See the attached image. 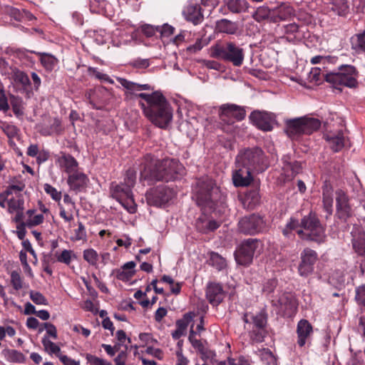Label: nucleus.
I'll return each mask as SVG.
<instances>
[{
	"label": "nucleus",
	"mask_w": 365,
	"mask_h": 365,
	"mask_svg": "<svg viewBox=\"0 0 365 365\" xmlns=\"http://www.w3.org/2000/svg\"><path fill=\"white\" fill-rule=\"evenodd\" d=\"M322 202L324 211L331 215L333 212V196L331 186L325 185L322 187Z\"/></svg>",
	"instance_id": "obj_33"
},
{
	"label": "nucleus",
	"mask_w": 365,
	"mask_h": 365,
	"mask_svg": "<svg viewBox=\"0 0 365 365\" xmlns=\"http://www.w3.org/2000/svg\"><path fill=\"white\" fill-rule=\"evenodd\" d=\"M249 8V3L247 0H223L219 12L222 15L240 14L245 13Z\"/></svg>",
	"instance_id": "obj_17"
},
{
	"label": "nucleus",
	"mask_w": 365,
	"mask_h": 365,
	"mask_svg": "<svg viewBox=\"0 0 365 365\" xmlns=\"http://www.w3.org/2000/svg\"><path fill=\"white\" fill-rule=\"evenodd\" d=\"M83 257L88 264L96 267L98 260V254L94 249L90 248L85 250L83 252Z\"/></svg>",
	"instance_id": "obj_47"
},
{
	"label": "nucleus",
	"mask_w": 365,
	"mask_h": 365,
	"mask_svg": "<svg viewBox=\"0 0 365 365\" xmlns=\"http://www.w3.org/2000/svg\"><path fill=\"white\" fill-rule=\"evenodd\" d=\"M287 169H289L292 172V177H295L302 170V163L299 161L294 160L293 162L287 163Z\"/></svg>",
	"instance_id": "obj_62"
},
{
	"label": "nucleus",
	"mask_w": 365,
	"mask_h": 365,
	"mask_svg": "<svg viewBox=\"0 0 365 365\" xmlns=\"http://www.w3.org/2000/svg\"><path fill=\"white\" fill-rule=\"evenodd\" d=\"M251 327L250 329V339L255 343H262L267 335V324L268 314L265 309L251 316Z\"/></svg>",
	"instance_id": "obj_12"
},
{
	"label": "nucleus",
	"mask_w": 365,
	"mask_h": 365,
	"mask_svg": "<svg viewBox=\"0 0 365 365\" xmlns=\"http://www.w3.org/2000/svg\"><path fill=\"white\" fill-rule=\"evenodd\" d=\"M277 286V280L274 278L269 279L265 281L262 285V292L264 294H269L274 292Z\"/></svg>",
	"instance_id": "obj_55"
},
{
	"label": "nucleus",
	"mask_w": 365,
	"mask_h": 365,
	"mask_svg": "<svg viewBox=\"0 0 365 365\" xmlns=\"http://www.w3.org/2000/svg\"><path fill=\"white\" fill-rule=\"evenodd\" d=\"M215 28L218 32L230 35L236 34L239 30V26L237 22L232 21L227 19H222L217 21Z\"/></svg>",
	"instance_id": "obj_30"
},
{
	"label": "nucleus",
	"mask_w": 365,
	"mask_h": 365,
	"mask_svg": "<svg viewBox=\"0 0 365 365\" xmlns=\"http://www.w3.org/2000/svg\"><path fill=\"white\" fill-rule=\"evenodd\" d=\"M272 10V8L270 9L267 6H259L254 14V18L258 22L266 20L270 16Z\"/></svg>",
	"instance_id": "obj_46"
},
{
	"label": "nucleus",
	"mask_w": 365,
	"mask_h": 365,
	"mask_svg": "<svg viewBox=\"0 0 365 365\" xmlns=\"http://www.w3.org/2000/svg\"><path fill=\"white\" fill-rule=\"evenodd\" d=\"M220 223L214 219L210 218L207 215L202 213L195 222L197 230L202 234H208L216 230Z\"/></svg>",
	"instance_id": "obj_23"
},
{
	"label": "nucleus",
	"mask_w": 365,
	"mask_h": 365,
	"mask_svg": "<svg viewBox=\"0 0 365 365\" xmlns=\"http://www.w3.org/2000/svg\"><path fill=\"white\" fill-rule=\"evenodd\" d=\"M225 292L220 283L210 282L207 285L206 297L214 307L218 306L224 299Z\"/></svg>",
	"instance_id": "obj_19"
},
{
	"label": "nucleus",
	"mask_w": 365,
	"mask_h": 365,
	"mask_svg": "<svg viewBox=\"0 0 365 365\" xmlns=\"http://www.w3.org/2000/svg\"><path fill=\"white\" fill-rule=\"evenodd\" d=\"M193 192L197 205L203 212L215 211L217 207L224 203L225 199L215 182L208 176L196 180Z\"/></svg>",
	"instance_id": "obj_4"
},
{
	"label": "nucleus",
	"mask_w": 365,
	"mask_h": 365,
	"mask_svg": "<svg viewBox=\"0 0 365 365\" xmlns=\"http://www.w3.org/2000/svg\"><path fill=\"white\" fill-rule=\"evenodd\" d=\"M259 243L260 240L257 238H248L242 241L234 252L236 263L244 267L250 266L253 262Z\"/></svg>",
	"instance_id": "obj_10"
},
{
	"label": "nucleus",
	"mask_w": 365,
	"mask_h": 365,
	"mask_svg": "<svg viewBox=\"0 0 365 365\" xmlns=\"http://www.w3.org/2000/svg\"><path fill=\"white\" fill-rule=\"evenodd\" d=\"M209 260L210 264L218 270H222L227 266L225 259L217 252H212Z\"/></svg>",
	"instance_id": "obj_43"
},
{
	"label": "nucleus",
	"mask_w": 365,
	"mask_h": 365,
	"mask_svg": "<svg viewBox=\"0 0 365 365\" xmlns=\"http://www.w3.org/2000/svg\"><path fill=\"white\" fill-rule=\"evenodd\" d=\"M201 8L197 4H190L185 8L182 14L185 19L195 25L200 24L203 20Z\"/></svg>",
	"instance_id": "obj_27"
},
{
	"label": "nucleus",
	"mask_w": 365,
	"mask_h": 365,
	"mask_svg": "<svg viewBox=\"0 0 365 365\" xmlns=\"http://www.w3.org/2000/svg\"><path fill=\"white\" fill-rule=\"evenodd\" d=\"M136 98L145 101L139 102L145 116L155 126L165 128L173 120V109L168 101L160 91L152 93H139Z\"/></svg>",
	"instance_id": "obj_3"
},
{
	"label": "nucleus",
	"mask_w": 365,
	"mask_h": 365,
	"mask_svg": "<svg viewBox=\"0 0 365 365\" xmlns=\"http://www.w3.org/2000/svg\"><path fill=\"white\" fill-rule=\"evenodd\" d=\"M61 155L58 158L56 162L61 168L69 175L78 171V163L76 158L69 153H61Z\"/></svg>",
	"instance_id": "obj_26"
},
{
	"label": "nucleus",
	"mask_w": 365,
	"mask_h": 365,
	"mask_svg": "<svg viewBox=\"0 0 365 365\" xmlns=\"http://www.w3.org/2000/svg\"><path fill=\"white\" fill-rule=\"evenodd\" d=\"M324 80L331 83L334 88H338L339 86H346L350 88H356L358 86V72L356 68L351 65L344 64L338 68L337 71H331L323 74Z\"/></svg>",
	"instance_id": "obj_7"
},
{
	"label": "nucleus",
	"mask_w": 365,
	"mask_h": 365,
	"mask_svg": "<svg viewBox=\"0 0 365 365\" xmlns=\"http://www.w3.org/2000/svg\"><path fill=\"white\" fill-rule=\"evenodd\" d=\"M118 82L124 87L128 91L125 93V95L128 96L130 95H134L135 96L136 93H133L134 91H153L154 88L151 86L150 84H140L138 83H135L130 81H128L123 78H118Z\"/></svg>",
	"instance_id": "obj_28"
},
{
	"label": "nucleus",
	"mask_w": 365,
	"mask_h": 365,
	"mask_svg": "<svg viewBox=\"0 0 365 365\" xmlns=\"http://www.w3.org/2000/svg\"><path fill=\"white\" fill-rule=\"evenodd\" d=\"M88 73L90 76H94L96 79L104 82L113 83V81L106 73H101L98 71L97 68L89 66L88 68Z\"/></svg>",
	"instance_id": "obj_48"
},
{
	"label": "nucleus",
	"mask_w": 365,
	"mask_h": 365,
	"mask_svg": "<svg viewBox=\"0 0 365 365\" xmlns=\"http://www.w3.org/2000/svg\"><path fill=\"white\" fill-rule=\"evenodd\" d=\"M42 345L43 346L45 351L48 354H55L58 358L61 353V348L59 346L51 341L48 336L45 335L41 339Z\"/></svg>",
	"instance_id": "obj_39"
},
{
	"label": "nucleus",
	"mask_w": 365,
	"mask_h": 365,
	"mask_svg": "<svg viewBox=\"0 0 365 365\" xmlns=\"http://www.w3.org/2000/svg\"><path fill=\"white\" fill-rule=\"evenodd\" d=\"M158 32L163 36L168 37L174 34L175 28L168 24H163L162 26H157Z\"/></svg>",
	"instance_id": "obj_64"
},
{
	"label": "nucleus",
	"mask_w": 365,
	"mask_h": 365,
	"mask_svg": "<svg viewBox=\"0 0 365 365\" xmlns=\"http://www.w3.org/2000/svg\"><path fill=\"white\" fill-rule=\"evenodd\" d=\"M278 304L281 308L289 312H294L297 309L296 299L291 294H283L277 300Z\"/></svg>",
	"instance_id": "obj_34"
},
{
	"label": "nucleus",
	"mask_w": 365,
	"mask_h": 365,
	"mask_svg": "<svg viewBox=\"0 0 365 365\" xmlns=\"http://www.w3.org/2000/svg\"><path fill=\"white\" fill-rule=\"evenodd\" d=\"M249 118L252 123L259 130L270 131L273 128L272 123L274 120V115L271 113L254 110L250 113Z\"/></svg>",
	"instance_id": "obj_16"
},
{
	"label": "nucleus",
	"mask_w": 365,
	"mask_h": 365,
	"mask_svg": "<svg viewBox=\"0 0 365 365\" xmlns=\"http://www.w3.org/2000/svg\"><path fill=\"white\" fill-rule=\"evenodd\" d=\"M321 127V121L307 116L288 119L285 121L284 132L292 140H297L302 135H311Z\"/></svg>",
	"instance_id": "obj_6"
},
{
	"label": "nucleus",
	"mask_w": 365,
	"mask_h": 365,
	"mask_svg": "<svg viewBox=\"0 0 365 365\" xmlns=\"http://www.w3.org/2000/svg\"><path fill=\"white\" fill-rule=\"evenodd\" d=\"M86 359L88 363L93 365H113L110 362L90 354H86Z\"/></svg>",
	"instance_id": "obj_60"
},
{
	"label": "nucleus",
	"mask_w": 365,
	"mask_h": 365,
	"mask_svg": "<svg viewBox=\"0 0 365 365\" xmlns=\"http://www.w3.org/2000/svg\"><path fill=\"white\" fill-rule=\"evenodd\" d=\"M42 326H44V328L46 331V336L48 338L50 336L53 339H56L58 338V333L56 327L54 324L50 322H44L42 323Z\"/></svg>",
	"instance_id": "obj_61"
},
{
	"label": "nucleus",
	"mask_w": 365,
	"mask_h": 365,
	"mask_svg": "<svg viewBox=\"0 0 365 365\" xmlns=\"http://www.w3.org/2000/svg\"><path fill=\"white\" fill-rule=\"evenodd\" d=\"M220 118L227 124H233L235 120L241 121L246 116V111L242 106L232 103L222 104L220 107Z\"/></svg>",
	"instance_id": "obj_15"
},
{
	"label": "nucleus",
	"mask_w": 365,
	"mask_h": 365,
	"mask_svg": "<svg viewBox=\"0 0 365 365\" xmlns=\"http://www.w3.org/2000/svg\"><path fill=\"white\" fill-rule=\"evenodd\" d=\"M136 264L133 261L125 263L120 269H114L111 275L115 274V277L122 282H127L131 279L135 273V267Z\"/></svg>",
	"instance_id": "obj_25"
},
{
	"label": "nucleus",
	"mask_w": 365,
	"mask_h": 365,
	"mask_svg": "<svg viewBox=\"0 0 365 365\" xmlns=\"http://www.w3.org/2000/svg\"><path fill=\"white\" fill-rule=\"evenodd\" d=\"M106 4V0H90V10L92 13L101 14L103 11Z\"/></svg>",
	"instance_id": "obj_51"
},
{
	"label": "nucleus",
	"mask_w": 365,
	"mask_h": 365,
	"mask_svg": "<svg viewBox=\"0 0 365 365\" xmlns=\"http://www.w3.org/2000/svg\"><path fill=\"white\" fill-rule=\"evenodd\" d=\"M350 234L353 250L358 256L365 257V230L354 225Z\"/></svg>",
	"instance_id": "obj_18"
},
{
	"label": "nucleus",
	"mask_w": 365,
	"mask_h": 365,
	"mask_svg": "<svg viewBox=\"0 0 365 365\" xmlns=\"http://www.w3.org/2000/svg\"><path fill=\"white\" fill-rule=\"evenodd\" d=\"M129 64L135 68H147L150 66V61L148 58H137L131 61Z\"/></svg>",
	"instance_id": "obj_57"
},
{
	"label": "nucleus",
	"mask_w": 365,
	"mask_h": 365,
	"mask_svg": "<svg viewBox=\"0 0 365 365\" xmlns=\"http://www.w3.org/2000/svg\"><path fill=\"white\" fill-rule=\"evenodd\" d=\"M30 299L38 305H48L47 299L39 292L31 291L29 293Z\"/></svg>",
	"instance_id": "obj_52"
},
{
	"label": "nucleus",
	"mask_w": 365,
	"mask_h": 365,
	"mask_svg": "<svg viewBox=\"0 0 365 365\" xmlns=\"http://www.w3.org/2000/svg\"><path fill=\"white\" fill-rule=\"evenodd\" d=\"M88 181V176L85 173L78 171L69 175L67 179V183L71 190L76 192L84 190L87 187Z\"/></svg>",
	"instance_id": "obj_22"
},
{
	"label": "nucleus",
	"mask_w": 365,
	"mask_h": 365,
	"mask_svg": "<svg viewBox=\"0 0 365 365\" xmlns=\"http://www.w3.org/2000/svg\"><path fill=\"white\" fill-rule=\"evenodd\" d=\"M195 313L189 312L183 314L182 318L178 319L175 322L176 329L185 333L189 324L193 321Z\"/></svg>",
	"instance_id": "obj_42"
},
{
	"label": "nucleus",
	"mask_w": 365,
	"mask_h": 365,
	"mask_svg": "<svg viewBox=\"0 0 365 365\" xmlns=\"http://www.w3.org/2000/svg\"><path fill=\"white\" fill-rule=\"evenodd\" d=\"M273 9L283 21L288 19L294 14V8L284 2H281L277 6L273 7Z\"/></svg>",
	"instance_id": "obj_36"
},
{
	"label": "nucleus",
	"mask_w": 365,
	"mask_h": 365,
	"mask_svg": "<svg viewBox=\"0 0 365 365\" xmlns=\"http://www.w3.org/2000/svg\"><path fill=\"white\" fill-rule=\"evenodd\" d=\"M110 193L113 198L130 214L137 211V205L134 201L132 188L123 183L113 185L110 187Z\"/></svg>",
	"instance_id": "obj_11"
},
{
	"label": "nucleus",
	"mask_w": 365,
	"mask_h": 365,
	"mask_svg": "<svg viewBox=\"0 0 365 365\" xmlns=\"http://www.w3.org/2000/svg\"><path fill=\"white\" fill-rule=\"evenodd\" d=\"M24 201L23 199L16 200L12 197L8 201L9 212L13 213L14 211L24 210Z\"/></svg>",
	"instance_id": "obj_50"
},
{
	"label": "nucleus",
	"mask_w": 365,
	"mask_h": 365,
	"mask_svg": "<svg viewBox=\"0 0 365 365\" xmlns=\"http://www.w3.org/2000/svg\"><path fill=\"white\" fill-rule=\"evenodd\" d=\"M108 93V90L106 88H100L97 90L93 91L90 90L86 92V97L88 100L89 103L91 105L92 108L96 110H102L104 105L106 104L105 100H101V105H98V103L95 101L94 97H99L100 95L103 96L104 94Z\"/></svg>",
	"instance_id": "obj_31"
},
{
	"label": "nucleus",
	"mask_w": 365,
	"mask_h": 365,
	"mask_svg": "<svg viewBox=\"0 0 365 365\" xmlns=\"http://www.w3.org/2000/svg\"><path fill=\"white\" fill-rule=\"evenodd\" d=\"M213 56L240 67L244 61L245 51L235 42L228 41L222 46H216L213 50Z\"/></svg>",
	"instance_id": "obj_9"
},
{
	"label": "nucleus",
	"mask_w": 365,
	"mask_h": 365,
	"mask_svg": "<svg viewBox=\"0 0 365 365\" xmlns=\"http://www.w3.org/2000/svg\"><path fill=\"white\" fill-rule=\"evenodd\" d=\"M262 355V359L267 365H277V358L270 349H264Z\"/></svg>",
	"instance_id": "obj_53"
},
{
	"label": "nucleus",
	"mask_w": 365,
	"mask_h": 365,
	"mask_svg": "<svg viewBox=\"0 0 365 365\" xmlns=\"http://www.w3.org/2000/svg\"><path fill=\"white\" fill-rule=\"evenodd\" d=\"M313 334V327L305 319H300L297 326V344L303 347Z\"/></svg>",
	"instance_id": "obj_21"
},
{
	"label": "nucleus",
	"mask_w": 365,
	"mask_h": 365,
	"mask_svg": "<svg viewBox=\"0 0 365 365\" xmlns=\"http://www.w3.org/2000/svg\"><path fill=\"white\" fill-rule=\"evenodd\" d=\"M318 259L317 252L311 248H304L300 253V262L298 273L301 277H307L314 270V264Z\"/></svg>",
	"instance_id": "obj_14"
},
{
	"label": "nucleus",
	"mask_w": 365,
	"mask_h": 365,
	"mask_svg": "<svg viewBox=\"0 0 365 365\" xmlns=\"http://www.w3.org/2000/svg\"><path fill=\"white\" fill-rule=\"evenodd\" d=\"M11 283L16 291L21 289L23 287L21 276L16 271H13L11 274Z\"/></svg>",
	"instance_id": "obj_58"
},
{
	"label": "nucleus",
	"mask_w": 365,
	"mask_h": 365,
	"mask_svg": "<svg viewBox=\"0 0 365 365\" xmlns=\"http://www.w3.org/2000/svg\"><path fill=\"white\" fill-rule=\"evenodd\" d=\"M5 359L11 363L22 364L26 361L25 356L16 349H6L3 350Z\"/></svg>",
	"instance_id": "obj_37"
},
{
	"label": "nucleus",
	"mask_w": 365,
	"mask_h": 365,
	"mask_svg": "<svg viewBox=\"0 0 365 365\" xmlns=\"http://www.w3.org/2000/svg\"><path fill=\"white\" fill-rule=\"evenodd\" d=\"M282 31L284 34L287 35V38H299L301 37L300 27L296 23L284 25L282 27Z\"/></svg>",
	"instance_id": "obj_41"
},
{
	"label": "nucleus",
	"mask_w": 365,
	"mask_h": 365,
	"mask_svg": "<svg viewBox=\"0 0 365 365\" xmlns=\"http://www.w3.org/2000/svg\"><path fill=\"white\" fill-rule=\"evenodd\" d=\"M325 140L334 153L339 152L344 147V136L341 130L337 133L327 134Z\"/></svg>",
	"instance_id": "obj_29"
},
{
	"label": "nucleus",
	"mask_w": 365,
	"mask_h": 365,
	"mask_svg": "<svg viewBox=\"0 0 365 365\" xmlns=\"http://www.w3.org/2000/svg\"><path fill=\"white\" fill-rule=\"evenodd\" d=\"M43 188L46 193L49 195L53 200L56 202H59L61 200L62 197L61 192L58 191L54 187L46 183Z\"/></svg>",
	"instance_id": "obj_54"
},
{
	"label": "nucleus",
	"mask_w": 365,
	"mask_h": 365,
	"mask_svg": "<svg viewBox=\"0 0 365 365\" xmlns=\"http://www.w3.org/2000/svg\"><path fill=\"white\" fill-rule=\"evenodd\" d=\"M336 214L340 220H346L350 217L351 207L349 205V198L346 194L341 190L336 192Z\"/></svg>",
	"instance_id": "obj_20"
},
{
	"label": "nucleus",
	"mask_w": 365,
	"mask_h": 365,
	"mask_svg": "<svg viewBox=\"0 0 365 365\" xmlns=\"http://www.w3.org/2000/svg\"><path fill=\"white\" fill-rule=\"evenodd\" d=\"M7 12L11 18H13L14 19H15L17 21H21L24 18V14L25 15L28 14V15H30L31 16H32V15L31 14H29V12H26L24 11V13H22L19 9H16L14 7H9L7 9Z\"/></svg>",
	"instance_id": "obj_56"
},
{
	"label": "nucleus",
	"mask_w": 365,
	"mask_h": 365,
	"mask_svg": "<svg viewBox=\"0 0 365 365\" xmlns=\"http://www.w3.org/2000/svg\"><path fill=\"white\" fill-rule=\"evenodd\" d=\"M173 196V189L166 185H160L150 189L145 193L148 204L151 206L161 207L167 204Z\"/></svg>",
	"instance_id": "obj_13"
},
{
	"label": "nucleus",
	"mask_w": 365,
	"mask_h": 365,
	"mask_svg": "<svg viewBox=\"0 0 365 365\" xmlns=\"http://www.w3.org/2000/svg\"><path fill=\"white\" fill-rule=\"evenodd\" d=\"M236 169L232 173L235 187H247L253 181L254 174L262 173L269 167L264 152L259 147L241 149L235 158Z\"/></svg>",
	"instance_id": "obj_2"
},
{
	"label": "nucleus",
	"mask_w": 365,
	"mask_h": 365,
	"mask_svg": "<svg viewBox=\"0 0 365 365\" xmlns=\"http://www.w3.org/2000/svg\"><path fill=\"white\" fill-rule=\"evenodd\" d=\"M140 181L148 185L158 182H171L180 179L185 173L184 166L174 158L159 160L155 155L147 153L140 160Z\"/></svg>",
	"instance_id": "obj_1"
},
{
	"label": "nucleus",
	"mask_w": 365,
	"mask_h": 365,
	"mask_svg": "<svg viewBox=\"0 0 365 365\" xmlns=\"http://www.w3.org/2000/svg\"><path fill=\"white\" fill-rule=\"evenodd\" d=\"M11 104L12 106V110L16 117H20L24 115L23 110L21 108L22 100L19 97H16L14 95L11 96Z\"/></svg>",
	"instance_id": "obj_49"
},
{
	"label": "nucleus",
	"mask_w": 365,
	"mask_h": 365,
	"mask_svg": "<svg viewBox=\"0 0 365 365\" xmlns=\"http://www.w3.org/2000/svg\"><path fill=\"white\" fill-rule=\"evenodd\" d=\"M326 229L316 212L310 211L300 220V229L297 234L302 240L314 242L318 245L326 241Z\"/></svg>",
	"instance_id": "obj_5"
},
{
	"label": "nucleus",
	"mask_w": 365,
	"mask_h": 365,
	"mask_svg": "<svg viewBox=\"0 0 365 365\" xmlns=\"http://www.w3.org/2000/svg\"><path fill=\"white\" fill-rule=\"evenodd\" d=\"M351 46L356 53L365 56V30L351 37Z\"/></svg>",
	"instance_id": "obj_32"
},
{
	"label": "nucleus",
	"mask_w": 365,
	"mask_h": 365,
	"mask_svg": "<svg viewBox=\"0 0 365 365\" xmlns=\"http://www.w3.org/2000/svg\"><path fill=\"white\" fill-rule=\"evenodd\" d=\"M337 59V57L335 56H315L311 58L310 62L312 64H322L323 68H326L327 64H334L336 62Z\"/></svg>",
	"instance_id": "obj_45"
},
{
	"label": "nucleus",
	"mask_w": 365,
	"mask_h": 365,
	"mask_svg": "<svg viewBox=\"0 0 365 365\" xmlns=\"http://www.w3.org/2000/svg\"><path fill=\"white\" fill-rule=\"evenodd\" d=\"M13 78L16 83L21 84L24 90L31 87V81L28 75L24 71L15 68L13 71Z\"/></svg>",
	"instance_id": "obj_38"
},
{
	"label": "nucleus",
	"mask_w": 365,
	"mask_h": 365,
	"mask_svg": "<svg viewBox=\"0 0 365 365\" xmlns=\"http://www.w3.org/2000/svg\"><path fill=\"white\" fill-rule=\"evenodd\" d=\"M332 10L339 16H346L349 13V6L346 0H334L332 4Z\"/></svg>",
	"instance_id": "obj_40"
},
{
	"label": "nucleus",
	"mask_w": 365,
	"mask_h": 365,
	"mask_svg": "<svg viewBox=\"0 0 365 365\" xmlns=\"http://www.w3.org/2000/svg\"><path fill=\"white\" fill-rule=\"evenodd\" d=\"M355 299L359 304L365 307V284L356 288Z\"/></svg>",
	"instance_id": "obj_59"
},
{
	"label": "nucleus",
	"mask_w": 365,
	"mask_h": 365,
	"mask_svg": "<svg viewBox=\"0 0 365 365\" xmlns=\"http://www.w3.org/2000/svg\"><path fill=\"white\" fill-rule=\"evenodd\" d=\"M71 255H73V250L65 249L61 252L56 251L53 255L56 262L69 265L71 263Z\"/></svg>",
	"instance_id": "obj_44"
},
{
	"label": "nucleus",
	"mask_w": 365,
	"mask_h": 365,
	"mask_svg": "<svg viewBox=\"0 0 365 365\" xmlns=\"http://www.w3.org/2000/svg\"><path fill=\"white\" fill-rule=\"evenodd\" d=\"M237 227L241 234L255 236L267 233L270 226L264 215L256 212L241 217Z\"/></svg>",
	"instance_id": "obj_8"
},
{
	"label": "nucleus",
	"mask_w": 365,
	"mask_h": 365,
	"mask_svg": "<svg viewBox=\"0 0 365 365\" xmlns=\"http://www.w3.org/2000/svg\"><path fill=\"white\" fill-rule=\"evenodd\" d=\"M136 174L134 170H128L126 171L123 184L129 185L133 188L135 184Z\"/></svg>",
	"instance_id": "obj_63"
},
{
	"label": "nucleus",
	"mask_w": 365,
	"mask_h": 365,
	"mask_svg": "<svg viewBox=\"0 0 365 365\" xmlns=\"http://www.w3.org/2000/svg\"><path fill=\"white\" fill-rule=\"evenodd\" d=\"M40 61L47 71H52L58 65V60L53 55L47 53H37Z\"/></svg>",
	"instance_id": "obj_35"
},
{
	"label": "nucleus",
	"mask_w": 365,
	"mask_h": 365,
	"mask_svg": "<svg viewBox=\"0 0 365 365\" xmlns=\"http://www.w3.org/2000/svg\"><path fill=\"white\" fill-rule=\"evenodd\" d=\"M259 186L255 185L247 190L242 198V204L248 210H253L260 204Z\"/></svg>",
	"instance_id": "obj_24"
}]
</instances>
